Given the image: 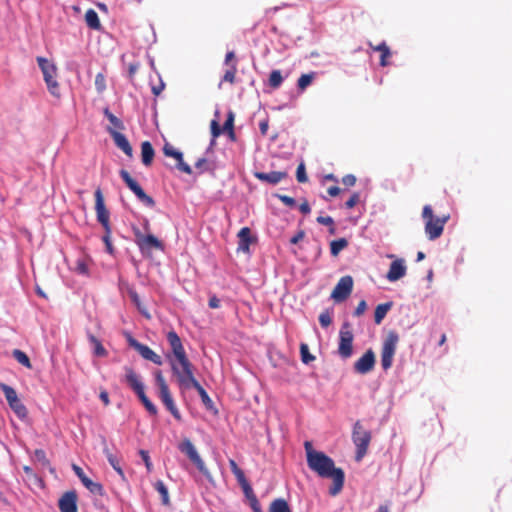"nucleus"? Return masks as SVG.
Masks as SVG:
<instances>
[{
    "instance_id": "a878e982",
    "label": "nucleus",
    "mask_w": 512,
    "mask_h": 512,
    "mask_svg": "<svg viewBox=\"0 0 512 512\" xmlns=\"http://www.w3.org/2000/svg\"><path fill=\"white\" fill-rule=\"evenodd\" d=\"M85 21L89 28L93 30H100L101 23L98 17V14L95 10L89 9L85 13Z\"/></svg>"
},
{
    "instance_id": "5701e85b",
    "label": "nucleus",
    "mask_w": 512,
    "mask_h": 512,
    "mask_svg": "<svg viewBox=\"0 0 512 512\" xmlns=\"http://www.w3.org/2000/svg\"><path fill=\"white\" fill-rule=\"evenodd\" d=\"M254 176L260 181L275 185L283 179H286L288 177V173L285 171H271L268 173L256 172Z\"/></svg>"
},
{
    "instance_id": "4be33fe9",
    "label": "nucleus",
    "mask_w": 512,
    "mask_h": 512,
    "mask_svg": "<svg viewBox=\"0 0 512 512\" xmlns=\"http://www.w3.org/2000/svg\"><path fill=\"white\" fill-rule=\"evenodd\" d=\"M58 507L61 512H77V494L75 491H67L59 499Z\"/></svg>"
},
{
    "instance_id": "2eb2a0df",
    "label": "nucleus",
    "mask_w": 512,
    "mask_h": 512,
    "mask_svg": "<svg viewBox=\"0 0 512 512\" xmlns=\"http://www.w3.org/2000/svg\"><path fill=\"white\" fill-rule=\"evenodd\" d=\"M129 345L134 348L145 360H149L156 365L162 364V358L156 354L150 347L137 341L135 338L128 337Z\"/></svg>"
},
{
    "instance_id": "58836bf2",
    "label": "nucleus",
    "mask_w": 512,
    "mask_h": 512,
    "mask_svg": "<svg viewBox=\"0 0 512 512\" xmlns=\"http://www.w3.org/2000/svg\"><path fill=\"white\" fill-rule=\"evenodd\" d=\"M314 78V72H311L309 74H302L297 81L298 88L302 91L305 90L312 83Z\"/></svg>"
},
{
    "instance_id": "c9c22d12",
    "label": "nucleus",
    "mask_w": 512,
    "mask_h": 512,
    "mask_svg": "<svg viewBox=\"0 0 512 512\" xmlns=\"http://www.w3.org/2000/svg\"><path fill=\"white\" fill-rule=\"evenodd\" d=\"M229 467L231 469V472L236 477L239 484L243 483L247 480L243 470L239 468V466L237 465L235 460H233V459L229 460Z\"/></svg>"
},
{
    "instance_id": "69168bd1",
    "label": "nucleus",
    "mask_w": 512,
    "mask_h": 512,
    "mask_svg": "<svg viewBox=\"0 0 512 512\" xmlns=\"http://www.w3.org/2000/svg\"><path fill=\"white\" fill-rule=\"evenodd\" d=\"M234 62L237 63L235 53L233 51L227 52L225 55V64L230 66Z\"/></svg>"
},
{
    "instance_id": "1a4fd4ad",
    "label": "nucleus",
    "mask_w": 512,
    "mask_h": 512,
    "mask_svg": "<svg viewBox=\"0 0 512 512\" xmlns=\"http://www.w3.org/2000/svg\"><path fill=\"white\" fill-rule=\"evenodd\" d=\"M398 341V334L395 331H390L383 342L381 350V366L385 371L392 366Z\"/></svg>"
},
{
    "instance_id": "7c9ffc66",
    "label": "nucleus",
    "mask_w": 512,
    "mask_h": 512,
    "mask_svg": "<svg viewBox=\"0 0 512 512\" xmlns=\"http://www.w3.org/2000/svg\"><path fill=\"white\" fill-rule=\"evenodd\" d=\"M9 407L20 419L24 420L27 418L28 411L20 399H17L16 402L10 403Z\"/></svg>"
},
{
    "instance_id": "b1692460",
    "label": "nucleus",
    "mask_w": 512,
    "mask_h": 512,
    "mask_svg": "<svg viewBox=\"0 0 512 512\" xmlns=\"http://www.w3.org/2000/svg\"><path fill=\"white\" fill-rule=\"evenodd\" d=\"M238 250L243 252L249 251V246L253 241L251 237V230L249 227H243L238 232Z\"/></svg>"
},
{
    "instance_id": "39448f33",
    "label": "nucleus",
    "mask_w": 512,
    "mask_h": 512,
    "mask_svg": "<svg viewBox=\"0 0 512 512\" xmlns=\"http://www.w3.org/2000/svg\"><path fill=\"white\" fill-rule=\"evenodd\" d=\"M155 381L158 386V396L166 409L172 414V416L177 420H181V414L173 400V397L171 395L170 389L168 384L166 383V380L160 370L156 371L155 374Z\"/></svg>"
},
{
    "instance_id": "412c9836",
    "label": "nucleus",
    "mask_w": 512,
    "mask_h": 512,
    "mask_svg": "<svg viewBox=\"0 0 512 512\" xmlns=\"http://www.w3.org/2000/svg\"><path fill=\"white\" fill-rule=\"evenodd\" d=\"M406 271L407 267L405 265V260L402 258L396 259L390 264L389 270L386 274V278L390 282H395L404 277Z\"/></svg>"
},
{
    "instance_id": "49530a36",
    "label": "nucleus",
    "mask_w": 512,
    "mask_h": 512,
    "mask_svg": "<svg viewBox=\"0 0 512 512\" xmlns=\"http://www.w3.org/2000/svg\"><path fill=\"white\" fill-rule=\"evenodd\" d=\"M75 270L79 274L87 275L89 272L88 263L85 259H78Z\"/></svg>"
},
{
    "instance_id": "0e129e2a",
    "label": "nucleus",
    "mask_w": 512,
    "mask_h": 512,
    "mask_svg": "<svg viewBox=\"0 0 512 512\" xmlns=\"http://www.w3.org/2000/svg\"><path fill=\"white\" fill-rule=\"evenodd\" d=\"M138 69H139V64L138 63H130L129 64V66H128V75H129L130 79H133V77L136 74V72L138 71Z\"/></svg>"
},
{
    "instance_id": "8fccbe9b",
    "label": "nucleus",
    "mask_w": 512,
    "mask_h": 512,
    "mask_svg": "<svg viewBox=\"0 0 512 512\" xmlns=\"http://www.w3.org/2000/svg\"><path fill=\"white\" fill-rule=\"evenodd\" d=\"M111 233H112L111 229H109L108 232H105L104 236L102 237V240L106 246V251L112 255L114 253V248L111 243Z\"/></svg>"
},
{
    "instance_id": "20e7f679",
    "label": "nucleus",
    "mask_w": 512,
    "mask_h": 512,
    "mask_svg": "<svg viewBox=\"0 0 512 512\" xmlns=\"http://www.w3.org/2000/svg\"><path fill=\"white\" fill-rule=\"evenodd\" d=\"M126 375L125 379L130 388L137 394L139 400L145 407V409L153 416L157 415L158 409L157 407L151 402V400L147 397L144 390V385L142 381L140 380V377L136 374V372L130 368L125 367Z\"/></svg>"
},
{
    "instance_id": "a18cd8bd",
    "label": "nucleus",
    "mask_w": 512,
    "mask_h": 512,
    "mask_svg": "<svg viewBox=\"0 0 512 512\" xmlns=\"http://www.w3.org/2000/svg\"><path fill=\"white\" fill-rule=\"evenodd\" d=\"M234 119H235L234 112L229 111L228 114H227V119L224 122V125L222 127V131L223 132L227 133L229 131L234 130Z\"/></svg>"
},
{
    "instance_id": "79ce46f5",
    "label": "nucleus",
    "mask_w": 512,
    "mask_h": 512,
    "mask_svg": "<svg viewBox=\"0 0 512 512\" xmlns=\"http://www.w3.org/2000/svg\"><path fill=\"white\" fill-rule=\"evenodd\" d=\"M13 356L20 364L27 368H31L30 359L23 351L16 349L13 351Z\"/></svg>"
},
{
    "instance_id": "e433bc0d",
    "label": "nucleus",
    "mask_w": 512,
    "mask_h": 512,
    "mask_svg": "<svg viewBox=\"0 0 512 512\" xmlns=\"http://www.w3.org/2000/svg\"><path fill=\"white\" fill-rule=\"evenodd\" d=\"M269 86L276 89L279 88L283 82V77L280 70H273L269 76Z\"/></svg>"
},
{
    "instance_id": "9b49d317",
    "label": "nucleus",
    "mask_w": 512,
    "mask_h": 512,
    "mask_svg": "<svg viewBox=\"0 0 512 512\" xmlns=\"http://www.w3.org/2000/svg\"><path fill=\"white\" fill-rule=\"evenodd\" d=\"M179 450L186 454L187 457L190 459L191 462H193L197 469L206 477H210L209 470L207 469L204 461L198 454L196 448L194 447L193 443L189 439H184L178 446Z\"/></svg>"
},
{
    "instance_id": "f03ea898",
    "label": "nucleus",
    "mask_w": 512,
    "mask_h": 512,
    "mask_svg": "<svg viewBox=\"0 0 512 512\" xmlns=\"http://www.w3.org/2000/svg\"><path fill=\"white\" fill-rule=\"evenodd\" d=\"M167 340L175 359H170L173 374L178 378V373H187L193 370V365L188 359L185 349L178 334L171 330L167 333Z\"/></svg>"
},
{
    "instance_id": "13d9d810",
    "label": "nucleus",
    "mask_w": 512,
    "mask_h": 512,
    "mask_svg": "<svg viewBox=\"0 0 512 512\" xmlns=\"http://www.w3.org/2000/svg\"><path fill=\"white\" fill-rule=\"evenodd\" d=\"M246 497L251 501V497L256 496L253 492V489L251 488L249 482L246 480L243 483H240Z\"/></svg>"
},
{
    "instance_id": "4468645a",
    "label": "nucleus",
    "mask_w": 512,
    "mask_h": 512,
    "mask_svg": "<svg viewBox=\"0 0 512 512\" xmlns=\"http://www.w3.org/2000/svg\"><path fill=\"white\" fill-rule=\"evenodd\" d=\"M353 289V278L349 275L340 278L334 287L331 298L336 302L345 301L351 294Z\"/></svg>"
},
{
    "instance_id": "e2e57ef3",
    "label": "nucleus",
    "mask_w": 512,
    "mask_h": 512,
    "mask_svg": "<svg viewBox=\"0 0 512 512\" xmlns=\"http://www.w3.org/2000/svg\"><path fill=\"white\" fill-rule=\"evenodd\" d=\"M208 305L211 309H217L220 307V299L216 295L210 297Z\"/></svg>"
},
{
    "instance_id": "4d7b16f0",
    "label": "nucleus",
    "mask_w": 512,
    "mask_h": 512,
    "mask_svg": "<svg viewBox=\"0 0 512 512\" xmlns=\"http://www.w3.org/2000/svg\"><path fill=\"white\" fill-rule=\"evenodd\" d=\"M95 85L98 91H103L105 89V77L103 74L99 73L95 77Z\"/></svg>"
},
{
    "instance_id": "f704fd0d",
    "label": "nucleus",
    "mask_w": 512,
    "mask_h": 512,
    "mask_svg": "<svg viewBox=\"0 0 512 512\" xmlns=\"http://www.w3.org/2000/svg\"><path fill=\"white\" fill-rule=\"evenodd\" d=\"M0 389L4 393L8 404H10L12 402H16V400L19 399L15 389L12 388L11 386H9L5 383H0Z\"/></svg>"
},
{
    "instance_id": "ea45409f",
    "label": "nucleus",
    "mask_w": 512,
    "mask_h": 512,
    "mask_svg": "<svg viewBox=\"0 0 512 512\" xmlns=\"http://www.w3.org/2000/svg\"><path fill=\"white\" fill-rule=\"evenodd\" d=\"M128 294H129V297L132 300V302L135 304V306L140 311V313H142L144 316L149 318L150 315L147 313L146 309L142 306V303H141L138 293L135 290H129Z\"/></svg>"
},
{
    "instance_id": "5fc2aeb1",
    "label": "nucleus",
    "mask_w": 512,
    "mask_h": 512,
    "mask_svg": "<svg viewBox=\"0 0 512 512\" xmlns=\"http://www.w3.org/2000/svg\"><path fill=\"white\" fill-rule=\"evenodd\" d=\"M210 127H211V134H212L213 138L219 137L221 135V133L223 132L222 128L220 127L219 122L217 120H212Z\"/></svg>"
},
{
    "instance_id": "9d476101",
    "label": "nucleus",
    "mask_w": 512,
    "mask_h": 512,
    "mask_svg": "<svg viewBox=\"0 0 512 512\" xmlns=\"http://www.w3.org/2000/svg\"><path fill=\"white\" fill-rule=\"evenodd\" d=\"M120 177L125 182L127 187L136 195V197L146 206L154 207L155 201L154 199L147 195L142 187L138 184L136 180H134L129 172L125 169L120 170Z\"/></svg>"
},
{
    "instance_id": "ddd939ff",
    "label": "nucleus",
    "mask_w": 512,
    "mask_h": 512,
    "mask_svg": "<svg viewBox=\"0 0 512 512\" xmlns=\"http://www.w3.org/2000/svg\"><path fill=\"white\" fill-rule=\"evenodd\" d=\"M94 197L97 220L103 226L104 231L108 232L109 229H111L109 220L110 213L105 206L104 197L100 188L95 190Z\"/></svg>"
},
{
    "instance_id": "2f4dec72",
    "label": "nucleus",
    "mask_w": 512,
    "mask_h": 512,
    "mask_svg": "<svg viewBox=\"0 0 512 512\" xmlns=\"http://www.w3.org/2000/svg\"><path fill=\"white\" fill-rule=\"evenodd\" d=\"M236 73H237V63L234 62L230 65V67L224 73L221 82L219 83V87L223 82H228L229 84H234L236 81Z\"/></svg>"
},
{
    "instance_id": "423d86ee",
    "label": "nucleus",
    "mask_w": 512,
    "mask_h": 512,
    "mask_svg": "<svg viewBox=\"0 0 512 512\" xmlns=\"http://www.w3.org/2000/svg\"><path fill=\"white\" fill-rule=\"evenodd\" d=\"M372 435L366 430L360 421H356L352 431V441L356 446L355 460L360 462L368 451Z\"/></svg>"
},
{
    "instance_id": "de8ad7c7",
    "label": "nucleus",
    "mask_w": 512,
    "mask_h": 512,
    "mask_svg": "<svg viewBox=\"0 0 512 512\" xmlns=\"http://www.w3.org/2000/svg\"><path fill=\"white\" fill-rule=\"evenodd\" d=\"M319 322L323 328H327L331 325L332 317L329 311L326 310L319 315Z\"/></svg>"
},
{
    "instance_id": "0eeeda50",
    "label": "nucleus",
    "mask_w": 512,
    "mask_h": 512,
    "mask_svg": "<svg viewBox=\"0 0 512 512\" xmlns=\"http://www.w3.org/2000/svg\"><path fill=\"white\" fill-rule=\"evenodd\" d=\"M37 63L43 73L44 81L47 85L48 91L51 95L59 98V84L56 80L57 68L54 63L50 62L44 57H37Z\"/></svg>"
},
{
    "instance_id": "3c124183",
    "label": "nucleus",
    "mask_w": 512,
    "mask_h": 512,
    "mask_svg": "<svg viewBox=\"0 0 512 512\" xmlns=\"http://www.w3.org/2000/svg\"><path fill=\"white\" fill-rule=\"evenodd\" d=\"M359 200H360V194L358 192H354L350 196V198L345 202V207L347 209H352V208H354L357 205Z\"/></svg>"
},
{
    "instance_id": "680f3d73",
    "label": "nucleus",
    "mask_w": 512,
    "mask_h": 512,
    "mask_svg": "<svg viewBox=\"0 0 512 512\" xmlns=\"http://www.w3.org/2000/svg\"><path fill=\"white\" fill-rule=\"evenodd\" d=\"M250 506L254 512H262L260 503L256 496L251 497Z\"/></svg>"
},
{
    "instance_id": "6e6552de",
    "label": "nucleus",
    "mask_w": 512,
    "mask_h": 512,
    "mask_svg": "<svg viewBox=\"0 0 512 512\" xmlns=\"http://www.w3.org/2000/svg\"><path fill=\"white\" fill-rule=\"evenodd\" d=\"M177 382L180 387H183L185 389L193 387L198 392L202 403L207 409H211L213 407V401L209 397L206 390L200 385V383L197 381L193 374V370L187 372V373H178Z\"/></svg>"
},
{
    "instance_id": "6e6d98bb",
    "label": "nucleus",
    "mask_w": 512,
    "mask_h": 512,
    "mask_svg": "<svg viewBox=\"0 0 512 512\" xmlns=\"http://www.w3.org/2000/svg\"><path fill=\"white\" fill-rule=\"evenodd\" d=\"M278 199L285 204L286 206L293 208L296 206V201L294 198L287 195H277Z\"/></svg>"
},
{
    "instance_id": "c03bdc74",
    "label": "nucleus",
    "mask_w": 512,
    "mask_h": 512,
    "mask_svg": "<svg viewBox=\"0 0 512 512\" xmlns=\"http://www.w3.org/2000/svg\"><path fill=\"white\" fill-rule=\"evenodd\" d=\"M317 222L319 224H322V225H325V226H329V232L330 234H335V226H334V220L332 217L330 216H319L317 217Z\"/></svg>"
},
{
    "instance_id": "6ab92c4d",
    "label": "nucleus",
    "mask_w": 512,
    "mask_h": 512,
    "mask_svg": "<svg viewBox=\"0 0 512 512\" xmlns=\"http://www.w3.org/2000/svg\"><path fill=\"white\" fill-rule=\"evenodd\" d=\"M137 244L141 251H149L151 249H163V244L154 235H143L139 231L135 234Z\"/></svg>"
},
{
    "instance_id": "72a5a7b5",
    "label": "nucleus",
    "mask_w": 512,
    "mask_h": 512,
    "mask_svg": "<svg viewBox=\"0 0 512 512\" xmlns=\"http://www.w3.org/2000/svg\"><path fill=\"white\" fill-rule=\"evenodd\" d=\"M106 456H107V460L110 463V465L117 472V474L124 480L125 474H124L123 469L120 466L119 459L109 451H106Z\"/></svg>"
},
{
    "instance_id": "4c0bfd02",
    "label": "nucleus",
    "mask_w": 512,
    "mask_h": 512,
    "mask_svg": "<svg viewBox=\"0 0 512 512\" xmlns=\"http://www.w3.org/2000/svg\"><path fill=\"white\" fill-rule=\"evenodd\" d=\"M154 487H155L156 491L161 495L162 503L164 505H168L169 504V494H168V489L165 486V484L161 480H158L154 484Z\"/></svg>"
},
{
    "instance_id": "393cba45",
    "label": "nucleus",
    "mask_w": 512,
    "mask_h": 512,
    "mask_svg": "<svg viewBox=\"0 0 512 512\" xmlns=\"http://www.w3.org/2000/svg\"><path fill=\"white\" fill-rule=\"evenodd\" d=\"M155 152L152 147V144L149 141H144L141 144V158L142 163L145 166H150L153 162Z\"/></svg>"
},
{
    "instance_id": "f3484780",
    "label": "nucleus",
    "mask_w": 512,
    "mask_h": 512,
    "mask_svg": "<svg viewBox=\"0 0 512 512\" xmlns=\"http://www.w3.org/2000/svg\"><path fill=\"white\" fill-rule=\"evenodd\" d=\"M163 153L167 157H172L177 161V168L186 174H192L191 167L183 161L182 152L175 149L170 143H165L163 146Z\"/></svg>"
},
{
    "instance_id": "cd10ccee",
    "label": "nucleus",
    "mask_w": 512,
    "mask_h": 512,
    "mask_svg": "<svg viewBox=\"0 0 512 512\" xmlns=\"http://www.w3.org/2000/svg\"><path fill=\"white\" fill-rule=\"evenodd\" d=\"M373 50L381 53L380 56V65L385 67L388 65L387 59L391 56L390 48L387 46L385 42L378 44L377 46H372Z\"/></svg>"
},
{
    "instance_id": "f8f14e48",
    "label": "nucleus",
    "mask_w": 512,
    "mask_h": 512,
    "mask_svg": "<svg viewBox=\"0 0 512 512\" xmlns=\"http://www.w3.org/2000/svg\"><path fill=\"white\" fill-rule=\"evenodd\" d=\"M353 333L350 331L349 323H344L339 332L338 353L343 359L352 356L353 353Z\"/></svg>"
},
{
    "instance_id": "c756f323",
    "label": "nucleus",
    "mask_w": 512,
    "mask_h": 512,
    "mask_svg": "<svg viewBox=\"0 0 512 512\" xmlns=\"http://www.w3.org/2000/svg\"><path fill=\"white\" fill-rule=\"evenodd\" d=\"M89 341L93 345V352L98 357H105L107 356L108 352L102 345L99 339H97L94 335L89 334L88 336Z\"/></svg>"
},
{
    "instance_id": "f257e3e1",
    "label": "nucleus",
    "mask_w": 512,
    "mask_h": 512,
    "mask_svg": "<svg viewBox=\"0 0 512 512\" xmlns=\"http://www.w3.org/2000/svg\"><path fill=\"white\" fill-rule=\"evenodd\" d=\"M304 448L308 467L319 477L332 479L333 483L329 488V494L331 496L338 495L344 486V471L335 467L333 459L324 452L314 450L310 441H305Z\"/></svg>"
},
{
    "instance_id": "09e8293b",
    "label": "nucleus",
    "mask_w": 512,
    "mask_h": 512,
    "mask_svg": "<svg viewBox=\"0 0 512 512\" xmlns=\"http://www.w3.org/2000/svg\"><path fill=\"white\" fill-rule=\"evenodd\" d=\"M296 178L297 181L300 183H305L308 180L306 171H305V165L303 163L299 164L296 171Z\"/></svg>"
},
{
    "instance_id": "774afa93",
    "label": "nucleus",
    "mask_w": 512,
    "mask_h": 512,
    "mask_svg": "<svg viewBox=\"0 0 512 512\" xmlns=\"http://www.w3.org/2000/svg\"><path fill=\"white\" fill-rule=\"evenodd\" d=\"M299 210L302 214L306 215V214H309L310 211H311V208H310V205L308 203L307 200H304L300 206H299Z\"/></svg>"
},
{
    "instance_id": "a19ab883",
    "label": "nucleus",
    "mask_w": 512,
    "mask_h": 512,
    "mask_svg": "<svg viewBox=\"0 0 512 512\" xmlns=\"http://www.w3.org/2000/svg\"><path fill=\"white\" fill-rule=\"evenodd\" d=\"M300 355L302 362L305 364H309L310 362L315 360V356L309 352V348L306 343L300 344Z\"/></svg>"
},
{
    "instance_id": "c85d7f7f",
    "label": "nucleus",
    "mask_w": 512,
    "mask_h": 512,
    "mask_svg": "<svg viewBox=\"0 0 512 512\" xmlns=\"http://www.w3.org/2000/svg\"><path fill=\"white\" fill-rule=\"evenodd\" d=\"M269 512H292L287 501L282 498L273 500L269 507Z\"/></svg>"
},
{
    "instance_id": "dca6fc26",
    "label": "nucleus",
    "mask_w": 512,
    "mask_h": 512,
    "mask_svg": "<svg viewBox=\"0 0 512 512\" xmlns=\"http://www.w3.org/2000/svg\"><path fill=\"white\" fill-rule=\"evenodd\" d=\"M72 469L78 476L82 484L93 494L102 496L104 493L103 486L100 483L93 482L84 473L83 469L76 464L72 465Z\"/></svg>"
},
{
    "instance_id": "bb28decb",
    "label": "nucleus",
    "mask_w": 512,
    "mask_h": 512,
    "mask_svg": "<svg viewBox=\"0 0 512 512\" xmlns=\"http://www.w3.org/2000/svg\"><path fill=\"white\" fill-rule=\"evenodd\" d=\"M392 307V302H387L383 304H379L374 312V321L377 325H379L383 319L385 318L386 314Z\"/></svg>"
},
{
    "instance_id": "603ef678",
    "label": "nucleus",
    "mask_w": 512,
    "mask_h": 512,
    "mask_svg": "<svg viewBox=\"0 0 512 512\" xmlns=\"http://www.w3.org/2000/svg\"><path fill=\"white\" fill-rule=\"evenodd\" d=\"M34 455H35V458L37 459V461L41 462L44 466H48L50 464L49 460L46 457V453L44 450L36 449L34 452Z\"/></svg>"
},
{
    "instance_id": "473e14b6",
    "label": "nucleus",
    "mask_w": 512,
    "mask_h": 512,
    "mask_svg": "<svg viewBox=\"0 0 512 512\" xmlns=\"http://www.w3.org/2000/svg\"><path fill=\"white\" fill-rule=\"evenodd\" d=\"M348 246V241L345 238H339L331 241L330 252L332 256H337L343 249Z\"/></svg>"
},
{
    "instance_id": "864d4df0",
    "label": "nucleus",
    "mask_w": 512,
    "mask_h": 512,
    "mask_svg": "<svg viewBox=\"0 0 512 512\" xmlns=\"http://www.w3.org/2000/svg\"><path fill=\"white\" fill-rule=\"evenodd\" d=\"M139 454H140V456H141L142 460L144 461L145 466H146V468H147L148 472H151V471H152V467H153V465H152V462H151V460H150V456H149L148 451H146V450H140V451H139Z\"/></svg>"
},
{
    "instance_id": "a211bd4d",
    "label": "nucleus",
    "mask_w": 512,
    "mask_h": 512,
    "mask_svg": "<svg viewBox=\"0 0 512 512\" xmlns=\"http://www.w3.org/2000/svg\"><path fill=\"white\" fill-rule=\"evenodd\" d=\"M375 365V354L372 349H368L362 357L354 363V369L360 374L370 372Z\"/></svg>"
},
{
    "instance_id": "7ed1b4c3",
    "label": "nucleus",
    "mask_w": 512,
    "mask_h": 512,
    "mask_svg": "<svg viewBox=\"0 0 512 512\" xmlns=\"http://www.w3.org/2000/svg\"><path fill=\"white\" fill-rule=\"evenodd\" d=\"M422 217L425 220V234L429 240H436L441 237L444 226L450 218V215L436 217L430 205H425L422 210Z\"/></svg>"
},
{
    "instance_id": "aec40b11",
    "label": "nucleus",
    "mask_w": 512,
    "mask_h": 512,
    "mask_svg": "<svg viewBox=\"0 0 512 512\" xmlns=\"http://www.w3.org/2000/svg\"><path fill=\"white\" fill-rule=\"evenodd\" d=\"M107 131L111 135L115 145L121 149L129 158H132L133 149L126 136L119 131L112 129L111 127H108Z\"/></svg>"
},
{
    "instance_id": "37998d69",
    "label": "nucleus",
    "mask_w": 512,
    "mask_h": 512,
    "mask_svg": "<svg viewBox=\"0 0 512 512\" xmlns=\"http://www.w3.org/2000/svg\"><path fill=\"white\" fill-rule=\"evenodd\" d=\"M104 114L107 117V119L110 121V123L113 125V127H114L113 129H115V130L116 129H119V130L124 129L123 122L118 117H116L114 114H112L108 109H105Z\"/></svg>"
},
{
    "instance_id": "338daca9",
    "label": "nucleus",
    "mask_w": 512,
    "mask_h": 512,
    "mask_svg": "<svg viewBox=\"0 0 512 512\" xmlns=\"http://www.w3.org/2000/svg\"><path fill=\"white\" fill-rule=\"evenodd\" d=\"M268 128H269V121H268V119H264V120L260 121L259 129H260V132H261V134L263 136H265L267 134Z\"/></svg>"
},
{
    "instance_id": "052dcab7",
    "label": "nucleus",
    "mask_w": 512,
    "mask_h": 512,
    "mask_svg": "<svg viewBox=\"0 0 512 512\" xmlns=\"http://www.w3.org/2000/svg\"><path fill=\"white\" fill-rule=\"evenodd\" d=\"M366 309H367L366 301H365V300H361V301L358 303V305H357V307H356V309H355V311H354V315H355V316H357V317H359V316H361L362 314H364V312L366 311Z\"/></svg>"
},
{
    "instance_id": "bf43d9fd",
    "label": "nucleus",
    "mask_w": 512,
    "mask_h": 512,
    "mask_svg": "<svg viewBox=\"0 0 512 512\" xmlns=\"http://www.w3.org/2000/svg\"><path fill=\"white\" fill-rule=\"evenodd\" d=\"M342 183L347 187H352L356 184V177L353 174H347L342 178Z\"/></svg>"
}]
</instances>
